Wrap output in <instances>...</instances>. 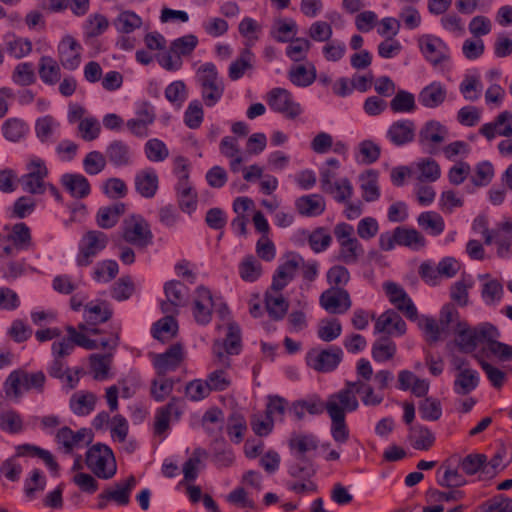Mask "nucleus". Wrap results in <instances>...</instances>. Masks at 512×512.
I'll return each instance as SVG.
<instances>
[{
  "label": "nucleus",
  "mask_w": 512,
  "mask_h": 512,
  "mask_svg": "<svg viewBox=\"0 0 512 512\" xmlns=\"http://www.w3.org/2000/svg\"><path fill=\"white\" fill-rule=\"evenodd\" d=\"M330 396L324 402L318 395H311L305 399L294 401L289 408V412L293 414L296 420L300 421L305 416V411L310 415H320L326 411L331 419V436L335 442L344 444L349 439V429L347 427L345 418H340L336 421L333 414H331Z\"/></svg>",
  "instance_id": "f257e3e1"
},
{
  "label": "nucleus",
  "mask_w": 512,
  "mask_h": 512,
  "mask_svg": "<svg viewBox=\"0 0 512 512\" xmlns=\"http://www.w3.org/2000/svg\"><path fill=\"white\" fill-rule=\"evenodd\" d=\"M454 332L457 335V345L464 353H471L479 344L486 342L484 350L490 346L491 342L497 341V338L500 337L499 330L488 322L481 323L473 328L469 327L466 322H458Z\"/></svg>",
  "instance_id": "f03ea898"
},
{
  "label": "nucleus",
  "mask_w": 512,
  "mask_h": 512,
  "mask_svg": "<svg viewBox=\"0 0 512 512\" xmlns=\"http://www.w3.org/2000/svg\"><path fill=\"white\" fill-rule=\"evenodd\" d=\"M196 81L201 87V96L207 107L215 106L223 96L224 83L214 63L206 62L196 71Z\"/></svg>",
  "instance_id": "7ed1b4c3"
},
{
  "label": "nucleus",
  "mask_w": 512,
  "mask_h": 512,
  "mask_svg": "<svg viewBox=\"0 0 512 512\" xmlns=\"http://www.w3.org/2000/svg\"><path fill=\"white\" fill-rule=\"evenodd\" d=\"M85 463L93 474L100 479H111L117 472L112 449L102 443H96L87 450Z\"/></svg>",
  "instance_id": "20e7f679"
},
{
  "label": "nucleus",
  "mask_w": 512,
  "mask_h": 512,
  "mask_svg": "<svg viewBox=\"0 0 512 512\" xmlns=\"http://www.w3.org/2000/svg\"><path fill=\"white\" fill-rule=\"evenodd\" d=\"M46 376L42 371L28 373L25 370L17 369L12 371L6 378L3 387L8 398L19 399L22 396L21 387L25 391L35 389L43 392Z\"/></svg>",
  "instance_id": "39448f33"
},
{
  "label": "nucleus",
  "mask_w": 512,
  "mask_h": 512,
  "mask_svg": "<svg viewBox=\"0 0 512 512\" xmlns=\"http://www.w3.org/2000/svg\"><path fill=\"white\" fill-rule=\"evenodd\" d=\"M378 242L383 251H391L396 245L417 251L426 245V240L419 231L405 226H398L391 232L381 233Z\"/></svg>",
  "instance_id": "423d86ee"
},
{
  "label": "nucleus",
  "mask_w": 512,
  "mask_h": 512,
  "mask_svg": "<svg viewBox=\"0 0 512 512\" xmlns=\"http://www.w3.org/2000/svg\"><path fill=\"white\" fill-rule=\"evenodd\" d=\"M365 383L361 380L352 382L346 381L345 387L330 395V410L336 421L345 418L346 412H353L358 409L359 402L356 394L362 393Z\"/></svg>",
  "instance_id": "0eeeda50"
},
{
  "label": "nucleus",
  "mask_w": 512,
  "mask_h": 512,
  "mask_svg": "<svg viewBox=\"0 0 512 512\" xmlns=\"http://www.w3.org/2000/svg\"><path fill=\"white\" fill-rule=\"evenodd\" d=\"M122 238L129 244L146 248L153 242V233L148 221L139 214H132L122 222Z\"/></svg>",
  "instance_id": "6e6552de"
},
{
  "label": "nucleus",
  "mask_w": 512,
  "mask_h": 512,
  "mask_svg": "<svg viewBox=\"0 0 512 512\" xmlns=\"http://www.w3.org/2000/svg\"><path fill=\"white\" fill-rule=\"evenodd\" d=\"M343 359V351L339 346L327 349H311L306 354V363L313 370L321 373L334 371Z\"/></svg>",
  "instance_id": "1a4fd4ad"
},
{
  "label": "nucleus",
  "mask_w": 512,
  "mask_h": 512,
  "mask_svg": "<svg viewBox=\"0 0 512 512\" xmlns=\"http://www.w3.org/2000/svg\"><path fill=\"white\" fill-rule=\"evenodd\" d=\"M448 129L439 121L429 120L418 132V144L428 154H436L439 146L446 140Z\"/></svg>",
  "instance_id": "9d476101"
},
{
  "label": "nucleus",
  "mask_w": 512,
  "mask_h": 512,
  "mask_svg": "<svg viewBox=\"0 0 512 512\" xmlns=\"http://www.w3.org/2000/svg\"><path fill=\"white\" fill-rule=\"evenodd\" d=\"M27 170L28 173L19 179L22 189L31 194H44L46 190L44 180L48 176L45 162L40 158H33L28 164Z\"/></svg>",
  "instance_id": "9b49d317"
},
{
  "label": "nucleus",
  "mask_w": 512,
  "mask_h": 512,
  "mask_svg": "<svg viewBox=\"0 0 512 512\" xmlns=\"http://www.w3.org/2000/svg\"><path fill=\"white\" fill-rule=\"evenodd\" d=\"M108 244V237L104 232L98 230L88 231L79 244L80 253L77 257L79 266H88L100 251Z\"/></svg>",
  "instance_id": "f8f14e48"
},
{
  "label": "nucleus",
  "mask_w": 512,
  "mask_h": 512,
  "mask_svg": "<svg viewBox=\"0 0 512 512\" xmlns=\"http://www.w3.org/2000/svg\"><path fill=\"white\" fill-rule=\"evenodd\" d=\"M418 46L424 58L433 66H437L449 59L448 46L437 36L422 35L418 39Z\"/></svg>",
  "instance_id": "ddd939ff"
},
{
  "label": "nucleus",
  "mask_w": 512,
  "mask_h": 512,
  "mask_svg": "<svg viewBox=\"0 0 512 512\" xmlns=\"http://www.w3.org/2000/svg\"><path fill=\"white\" fill-rule=\"evenodd\" d=\"M267 103L272 110L291 119L302 112L300 105L293 101L292 94L284 88H273L267 94Z\"/></svg>",
  "instance_id": "4468645a"
},
{
  "label": "nucleus",
  "mask_w": 512,
  "mask_h": 512,
  "mask_svg": "<svg viewBox=\"0 0 512 512\" xmlns=\"http://www.w3.org/2000/svg\"><path fill=\"white\" fill-rule=\"evenodd\" d=\"M383 289L389 298V301L401 311L409 320L418 319V311L406 291L395 282H385Z\"/></svg>",
  "instance_id": "2eb2a0df"
},
{
  "label": "nucleus",
  "mask_w": 512,
  "mask_h": 512,
  "mask_svg": "<svg viewBox=\"0 0 512 512\" xmlns=\"http://www.w3.org/2000/svg\"><path fill=\"white\" fill-rule=\"evenodd\" d=\"M184 401L181 398L172 397L168 404L156 410L154 433L164 434L170 427V421H178L183 414Z\"/></svg>",
  "instance_id": "dca6fc26"
},
{
  "label": "nucleus",
  "mask_w": 512,
  "mask_h": 512,
  "mask_svg": "<svg viewBox=\"0 0 512 512\" xmlns=\"http://www.w3.org/2000/svg\"><path fill=\"white\" fill-rule=\"evenodd\" d=\"M82 45L71 35H65L58 44V58L61 66L69 71L76 70L81 63Z\"/></svg>",
  "instance_id": "f3484780"
},
{
  "label": "nucleus",
  "mask_w": 512,
  "mask_h": 512,
  "mask_svg": "<svg viewBox=\"0 0 512 512\" xmlns=\"http://www.w3.org/2000/svg\"><path fill=\"white\" fill-rule=\"evenodd\" d=\"M184 359L183 346L180 343L171 345L164 353L153 355V366L159 377L175 371Z\"/></svg>",
  "instance_id": "a211bd4d"
},
{
  "label": "nucleus",
  "mask_w": 512,
  "mask_h": 512,
  "mask_svg": "<svg viewBox=\"0 0 512 512\" xmlns=\"http://www.w3.org/2000/svg\"><path fill=\"white\" fill-rule=\"evenodd\" d=\"M320 305L328 313L342 314L352 305L350 295L344 288H329L320 295Z\"/></svg>",
  "instance_id": "6ab92c4d"
},
{
  "label": "nucleus",
  "mask_w": 512,
  "mask_h": 512,
  "mask_svg": "<svg viewBox=\"0 0 512 512\" xmlns=\"http://www.w3.org/2000/svg\"><path fill=\"white\" fill-rule=\"evenodd\" d=\"M301 262H303V258L300 255L294 253L288 255L287 260L280 264L274 272L269 288L281 292L294 279Z\"/></svg>",
  "instance_id": "aec40b11"
},
{
  "label": "nucleus",
  "mask_w": 512,
  "mask_h": 512,
  "mask_svg": "<svg viewBox=\"0 0 512 512\" xmlns=\"http://www.w3.org/2000/svg\"><path fill=\"white\" fill-rule=\"evenodd\" d=\"M415 136V123L409 119L394 121L386 131V138L396 147H402L413 142Z\"/></svg>",
  "instance_id": "412c9836"
},
{
  "label": "nucleus",
  "mask_w": 512,
  "mask_h": 512,
  "mask_svg": "<svg viewBox=\"0 0 512 512\" xmlns=\"http://www.w3.org/2000/svg\"><path fill=\"white\" fill-rule=\"evenodd\" d=\"M56 440L63 445L66 453H71L75 448L90 444L93 435L91 430L87 428H81L74 432L69 427H62L56 434Z\"/></svg>",
  "instance_id": "4be33fe9"
},
{
  "label": "nucleus",
  "mask_w": 512,
  "mask_h": 512,
  "mask_svg": "<svg viewBox=\"0 0 512 512\" xmlns=\"http://www.w3.org/2000/svg\"><path fill=\"white\" fill-rule=\"evenodd\" d=\"M213 306L211 291L202 285L197 287L193 304V316L198 324L206 325L211 321Z\"/></svg>",
  "instance_id": "5701e85b"
},
{
  "label": "nucleus",
  "mask_w": 512,
  "mask_h": 512,
  "mask_svg": "<svg viewBox=\"0 0 512 512\" xmlns=\"http://www.w3.org/2000/svg\"><path fill=\"white\" fill-rule=\"evenodd\" d=\"M72 342L68 340L56 341L52 344L51 350L54 360L48 368V374L57 379H62L68 368L66 367L63 358L69 356L73 352Z\"/></svg>",
  "instance_id": "b1692460"
},
{
  "label": "nucleus",
  "mask_w": 512,
  "mask_h": 512,
  "mask_svg": "<svg viewBox=\"0 0 512 512\" xmlns=\"http://www.w3.org/2000/svg\"><path fill=\"white\" fill-rule=\"evenodd\" d=\"M479 132L489 141L496 135L512 137V113L509 111L499 113L493 122L482 125Z\"/></svg>",
  "instance_id": "393cba45"
},
{
  "label": "nucleus",
  "mask_w": 512,
  "mask_h": 512,
  "mask_svg": "<svg viewBox=\"0 0 512 512\" xmlns=\"http://www.w3.org/2000/svg\"><path fill=\"white\" fill-rule=\"evenodd\" d=\"M406 329L405 321L392 309L387 310L376 319L375 333L401 336L405 334Z\"/></svg>",
  "instance_id": "a878e982"
},
{
  "label": "nucleus",
  "mask_w": 512,
  "mask_h": 512,
  "mask_svg": "<svg viewBox=\"0 0 512 512\" xmlns=\"http://www.w3.org/2000/svg\"><path fill=\"white\" fill-rule=\"evenodd\" d=\"M480 383L478 371L470 368L457 366V373L453 383V390L457 395L466 396L474 391Z\"/></svg>",
  "instance_id": "bb28decb"
},
{
  "label": "nucleus",
  "mask_w": 512,
  "mask_h": 512,
  "mask_svg": "<svg viewBox=\"0 0 512 512\" xmlns=\"http://www.w3.org/2000/svg\"><path fill=\"white\" fill-rule=\"evenodd\" d=\"M188 288L180 281L171 280L165 283L164 292L167 297V302L161 304L163 313H172L177 307L184 306L185 293Z\"/></svg>",
  "instance_id": "cd10ccee"
},
{
  "label": "nucleus",
  "mask_w": 512,
  "mask_h": 512,
  "mask_svg": "<svg viewBox=\"0 0 512 512\" xmlns=\"http://www.w3.org/2000/svg\"><path fill=\"white\" fill-rule=\"evenodd\" d=\"M319 440L312 433H293L288 446L296 459L304 461L306 454L318 448Z\"/></svg>",
  "instance_id": "c85d7f7f"
},
{
  "label": "nucleus",
  "mask_w": 512,
  "mask_h": 512,
  "mask_svg": "<svg viewBox=\"0 0 512 512\" xmlns=\"http://www.w3.org/2000/svg\"><path fill=\"white\" fill-rule=\"evenodd\" d=\"M60 182L65 190L76 199L86 198L90 194V184L85 176L77 173H65Z\"/></svg>",
  "instance_id": "c756f323"
},
{
  "label": "nucleus",
  "mask_w": 512,
  "mask_h": 512,
  "mask_svg": "<svg viewBox=\"0 0 512 512\" xmlns=\"http://www.w3.org/2000/svg\"><path fill=\"white\" fill-rule=\"evenodd\" d=\"M447 89L438 81L425 86L418 95L419 103L426 108L439 107L446 99Z\"/></svg>",
  "instance_id": "7c9ffc66"
},
{
  "label": "nucleus",
  "mask_w": 512,
  "mask_h": 512,
  "mask_svg": "<svg viewBox=\"0 0 512 512\" xmlns=\"http://www.w3.org/2000/svg\"><path fill=\"white\" fill-rule=\"evenodd\" d=\"M137 484L136 478L130 475L125 480L118 481L106 489V496L119 506H127L130 496Z\"/></svg>",
  "instance_id": "2f4dec72"
},
{
  "label": "nucleus",
  "mask_w": 512,
  "mask_h": 512,
  "mask_svg": "<svg viewBox=\"0 0 512 512\" xmlns=\"http://www.w3.org/2000/svg\"><path fill=\"white\" fill-rule=\"evenodd\" d=\"M105 157L116 167L129 166L132 162L131 148L122 140H113L106 148Z\"/></svg>",
  "instance_id": "473e14b6"
},
{
  "label": "nucleus",
  "mask_w": 512,
  "mask_h": 512,
  "mask_svg": "<svg viewBox=\"0 0 512 512\" xmlns=\"http://www.w3.org/2000/svg\"><path fill=\"white\" fill-rule=\"evenodd\" d=\"M295 207L298 213L306 217L321 215L326 208L324 198L319 194L304 195L296 199Z\"/></svg>",
  "instance_id": "72a5a7b5"
},
{
  "label": "nucleus",
  "mask_w": 512,
  "mask_h": 512,
  "mask_svg": "<svg viewBox=\"0 0 512 512\" xmlns=\"http://www.w3.org/2000/svg\"><path fill=\"white\" fill-rule=\"evenodd\" d=\"M135 189L144 198H152L158 190V176L152 168L144 169L135 175Z\"/></svg>",
  "instance_id": "f704fd0d"
},
{
  "label": "nucleus",
  "mask_w": 512,
  "mask_h": 512,
  "mask_svg": "<svg viewBox=\"0 0 512 512\" xmlns=\"http://www.w3.org/2000/svg\"><path fill=\"white\" fill-rule=\"evenodd\" d=\"M265 308L273 320L279 321L285 317L289 308V302L283 297L281 292L268 288L265 293Z\"/></svg>",
  "instance_id": "c9c22d12"
},
{
  "label": "nucleus",
  "mask_w": 512,
  "mask_h": 512,
  "mask_svg": "<svg viewBox=\"0 0 512 512\" xmlns=\"http://www.w3.org/2000/svg\"><path fill=\"white\" fill-rule=\"evenodd\" d=\"M113 311L106 302H89L84 306L85 321L95 326L107 322L112 317Z\"/></svg>",
  "instance_id": "e433bc0d"
},
{
  "label": "nucleus",
  "mask_w": 512,
  "mask_h": 512,
  "mask_svg": "<svg viewBox=\"0 0 512 512\" xmlns=\"http://www.w3.org/2000/svg\"><path fill=\"white\" fill-rule=\"evenodd\" d=\"M125 212L124 203H115L110 206L99 208L96 215V222L99 227L103 229H110L114 227L120 216Z\"/></svg>",
  "instance_id": "4c0bfd02"
},
{
  "label": "nucleus",
  "mask_w": 512,
  "mask_h": 512,
  "mask_svg": "<svg viewBox=\"0 0 512 512\" xmlns=\"http://www.w3.org/2000/svg\"><path fill=\"white\" fill-rule=\"evenodd\" d=\"M178 205L183 212L192 213L197 207V193L190 183L178 182L176 185Z\"/></svg>",
  "instance_id": "58836bf2"
},
{
  "label": "nucleus",
  "mask_w": 512,
  "mask_h": 512,
  "mask_svg": "<svg viewBox=\"0 0 512 512\" xmlns=\"http://www.w3.org/2000/svg\"><path fill=\"white\" fill-rule=\"evenodd\" d=\"M298 26L293 19H278L270 30L271 37L279 43L290 42L297 34Z\"/></svg>",
  "instance_id": "ea45409f"
},
{
  "label": "nucleus",
  "mask_w": 512,
  "mask_h": 512,
  "mask_svg": "<svg viewBox=\"0 0 512 512\" xmlns=\"http://www.w3.org/2000/svg\"><path fill=\"white\" fill-rule=\"evenodd\" d=\"M40 79L48 85H54L61 79L60 65L50 56H42L39 60Z\"/></svg>",
  "instance_id": "a19ab883"
},
{
  "label": "nucleus",
  "mask_w": 512,
  "mask_h": 512,
  "mask_svg": "<svg viewBox=\"0 0 512 512\" xmlns=\"http://www.w3.org/2000/svg\"><path fill=\"white\" fill-rule=\"evenodd\" d=\"M178 331V324L172 315H166L153 324L152 335L155 339L165 342L173 338Z\"/></svg>",
  "instance_id": "79ce46f5"
},
{
  "label": "nucleus",
  "mask_w": 512,
  "mask_h": 512,
  "mask_svg": "<svg viewBox=\"0 0 512 512\" xmlns=\"http://www.w3.org/2000/svg\"><path fill=\"white\" fill-rule=\"evenodd\" d=\"M459 465L467 475H474L478 472L490 474L487 465V456L480 453H472L460 459Z\"/></svg>",
  "instance_id": "37998d69"
},
{
  "label": "nucleus",
  "mask_w": 512,
  "mask_h": 512,
  "mask_svg": "<svg viewBox=\"0 0 512 512\" xmlns=\"http://www.w3.org/2000/svg\"><path fill=\"white\" fill-rule=\"evenodd\" d=\"M97 398L91 392L75 394L70 399V408L74 414L84 416L90 414L96 405Z\"/></svg>",
  "instance_id": "c03bdc74"
},
{
  "label": "nucleus",
  "mask_w": 512,
  "mask_h": 512,
  "mask_svg": "<svg viewBox=\"0 0 512 512\" xmlns=\"http://www.w3.org/2000/svg\"><path fill=\"white\" fill-rule=\"evenodd\" d=\"M362 197L366 202H374L380 197L378 186V173L374 170H368L366 174L360 176Z\"/></svg>",
  "instance_id": "a18cd8bd"
},
{
  "label": "nucleus",
  "mask_w": 512,
  "mask_h": 512,
  "mask_svg": "<svg viewBox=\"0 0 512 512\" xmlns=\"http://www.w3.org/2000/svg\"><path fill=\"white\" fill-rule=\"evenodd\" d=\"M417 223L433 236L440 235L445 228L443 217L435 211L422 212L417 218Z\"/></svg>",
  "instance_id": "49530a36"
},
{
  "label": "nucleus",
  "mask_w": 512,
  "mask_h": 512,
  "mask_svg": "<svg viewBox=\"0 0 512 512\" xmlns=\"http://www.w3.org/2000/svg\"><path fill=\"white\" fill-rule=\"evenodd\" d=\"M340 245L338 260L352 265L358 262V259L364 253V249L358 239H349Z\"/></svg>",
  "instance_id": "de8ad7c7"
},
{
  "label": "nucleus",
  "mask_w": 512,
  "mask_h": 512,
  "mask_svg": "<svg viewBox=\"0 0 512 512\" xmlns=\"http://www.w3.org/2000/svg\"><path fill=\"white\" fill-rule=\"evenodd\" d=\"M288 78L295 86L308 87L316 79V68L313 64H310L309 69L304 65L292 67L288 72Z\"/></svg>",
  "instance_id": "09e8293b"
},
{
  "label": "nucleus",
  "mask_w": 512,
  "mask_h": 512,
  "mask_svg": "<svg viewBox=\"0 0 512 512\" xmlns=\"http://www.w3.org/2000/svg\"><path fill=\"white\" fill-rule=\"evenodd\" d=\"M207 456L208 453L203 448L194 449L192 456L183 465L182 471L184 478L180 484H183L184 482L191 483L197 479L198 466L201 464V459L206 458Z\"/></svg>",
  "instance_id": "8fccbe9b"
},
{
  "label": "nucleus",
  "mask_w": 512,
  "mask_h": 512,
  "mask_svg": "<svg viewBox=\"0 0 512 512\" xmlns=\"http://www.w3.org/2000/svg\"><path fill=\"white\" fill-rule=\"evenodd\" d=\"M481 369L484 371L488 381L495 389H501L506 382L507 374L486 361L481 355H475Z\"/></svg>",
  "instance_id": "3c124183"
},
{
  "label": "nucleus",
  "mask_w": 512,
  "mask_h": 512,
  "mask_svg": "<svg viewBox=\"0 0 512 512\" xmlns=\"http://www.w3.org/2000/svg\"><path fill=\"white\" fill-rule=\"evenodd\" d=\"M396 344L388 337H381L372 345V358L376 362H385L394 357Z\"/></svg>",
  "instance_id": "603ef678"
},
{
  "label": "nucleus",
  "mask_w": 512,
  "mask_h": 512,
  "mask_svg": "<svg viewBox=\"0 0 512 512\" xmlns=\"http://www.w3.org/2000/svg\"><path fill=\"white\" fill-rule=\"evenodd\" d=\"M199 40L194 34H187L182 37L174 39L170 43L171 51L174 52L180 59L192 55L197 47Z\"/></svg>",
  "instance_id": "864d4df0"
},
{
  "label": "nucleus",
  "mask_w": 512,
  "mask_h": 512,
  "mask_svg": "<svg viewBox=\"0 0 512 512\" xmlns=\"http://www.w3.org/2000/svg\"><path fill=\"white\" fill-rule=\"evenodd\" d=\"M118 32L129 34L140 28L142 19L133 11L121 12L113 22Z\"/></svg>",
  "instance_id": "5fc2aeb1"
},
{
  "label": "nucleus",
  "mask_w": 512,
  "mask_h": 512,
  "mask_svg": "<svg viewBox=\"0 0 512 512\" xmlns=\"http://www.w3.org/2000/svg\"><path fill=\"white\" fill-rule=\"evenodd\" d=\"M253 53L249 49H244L240 56L233 61L228 70V76L232 81L243 77L246 70L252 68Z\"/></svg>",
  "instance_id": "6e6d98bb"
},
{
  "label": "nucleus",
  "mask_w": 512,
  "mask_h": 512,
  "mask_svg": "<svg viewBox=\"0 0 512 512\" xmlns=\"http://www.w3.org/2000/svg\"><path fill=\"white\" fill-rule=\"evenodd\" d=\"M390 109L394 113H410L415 111V97L406 90H399L389 103Z\"/></svg>",
  "instance_id": "4d7b16f0"
},
{
  "label": "nucleus",
  "mask_w": 512,
  "mask_h": 512,
  "mask_svg": "<svg viewBox=\"0 0 512 512\" xmlns=\"http://www.w3.org/2000/svg\"><path fill=\"white\" fill-rule=\"evenodd\" d=\"M1 130L6 140L18 142L25 136L28 127L24 121L18 118H10L3 123Z\"/></svg>",
  "instance_id": "13d9d810"
},
{
  "label": "nucleus",
  "mask_w": 512,
  "mask_h": 512,
  "mask_svg": "<svg viewBox=\"0 0 512 512\" xmlns=\"http://www.w3.org/2000/svg\"><path fill=\"white\" fill-rule=\"evenodd\" d=\"M113 353L92 354L89 357L90 367L94 373V378L103 380L108 377V371L112 362Z\"/></svg>",
  "instance_id": "bf43d9fd"
},
{
  "label": "nucleus",
  "mask_w": 512,
  "mask_h": 512,
  "mask_svg": "<svg viewBox=\"0 0 512 512\" xmlns=\"http://www.w3.org/2000/svg\"><path fill=\"white\" fill-rule=\"evenodd\" d=\"M411 438H414L412 446L416 450H429L435 442L434 434L425 426L411 427Z\"/></svg>",
  "instance_id": "052dcab7"
},
{
  "label": "nucleus",
  "mask_w": 512,
  "mask_h": 512,
  "mask_svg": "<svg viewBox=\"0 0 512 512\" xmlns=\"http://www.w3.org/2000/svg\"><path fill=\"white\" fill-rule=\"evenodd\" d=\"M418 411L423 420L437 421L442 416V406L438 399L426 397L418 404Z\"/></svg>",
  "instance_id": "680f3d73"
},
{
  "label": "nucleus",
  "mask_w": 512,
  "mask_h": 512,
  "mask_svg": "<svg viewBox=\"0 0 512 512\" xmlns=\"http://www.w3.org/2000/svg\"><path fill=\"white\" fill-rule=\"evenodd\" d=\"M23 428L22 417L15 410L9 409L0 413L1 430L11 434H18L23 431Z\"/></svg>",
  "instance_id": "e2e57ef3"
},
{
  "label": "nucleus",
  "mask_w": 512,
  "mask_h": 512,
  "mask_svg": "<svg viewBox=\"0 0 512 512\" xmlns=\"http://www.w3.org/2000/svg\"><path fill=\"white\" fill-rule=\"evenodd\" d=\"M227 434L231 441L240 443L243 440L244 433L247 430L246 420L240 413H232L227 421Z\"/></svg>",
  "instance_id": "0e129e2a"
},
{
  "label": "nucleus",
  "mask_w": 512,
  "mask_h": 512,
  "mask_svg": "<svg viewBox=\"0 0 512 512\" xmlns=\"http://www.w3.org/2000/svg\"><path fill=\"white\" fill-rule=\"evenodd\" d=\"M288 401L278 395L269 396L266 405V417L271 418L273 421H283L286 411H289Z\"/></svg>",
  "instance_id": "69168bd1"
},
{
  "label": "nucleus",
  "mask_w": 512,
  "mask_h": 512,
  "mask_svg": "<svg viewBox=\"0 0 512 512\" xmlns=\"http://www.w3.org/2000/svg\"><path fill=\"white\" fill-rule=\"evenodd\" d=\"M474 176L471 177V182L476 187H484L491 183L495 170L490 161H481L475 165Z\"/></svg>",
  "instance_id": "338daca9"
},
{
  "label": "nucleus",
  "mask_w": 512,
  "mask_h": 512,
  "mask_svg": "<svg viewBox=\"0 0 512 512\" xmlns=\"http://www.w3.org/2000/svg\"><path fill=\"white\" fill-rule=\"evenodd\" d=\"M109 27V21L106 16L95 13L89 15L86 20L84 29L88 38H95L103 34Z\"/></svg>",
  "instance_id": "774afa93"
}]
</instances>
